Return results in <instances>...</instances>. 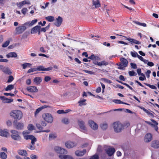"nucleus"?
<instances>
[{
    "mask_svg": "<svg viewBox=\"0 0 159 159\" xmlns=\"http://www.w3.org/2000/svg\"><path fill=\"white\" fill-rule=\"evenodd\" d=\"M9 115L11 118L16 120H21L23 117L22 111L17 109L11 110L9 113Z\"/></svg>",
    "mask_w": 159,
    "mask_h": 159,
    "instance_id": "obj_1",
    "label": "nucleus"
},
{
    "mask_svg": "<svg viewBox=\"0 0 159 159\" xmlns=\"http://www.w3.org/2000/svg\"><path fill=\"white\" fill-rule=\"evenodd\" d=\"M112 125L113 131L115 133H120L123 131L122 123L119 120L113 122Z\"/></svg>",
    "mask_w": 159,
    "mask_h": 159,
    "instance_id": "obj_2",
    "label": "nucleus"
},
{
    "mask_svg": "<svg viewBox=\"0 0 159 159\" xmlns=\"http://www.w3.org/2000/svg\"><path fill=\"white\" fill-rule=\"evenodd\" d=\"M11 133L10 136L11 138L14 140L20 141L21 139L20 133L15 129H11L10 130Z\"/></svg>",
    "mask_w": 159,
    "mask_h": 159,
    "instance_id": "obj_3",
    "label": "nucleus"
},
{
    "mask_svg": "<svg viewBox=\"0 0 159 159\" xmlns=\"http://www.w3.org/2000/svg\"><path fill=\"white\" fill-rule=\"evenodd\" d=\"M42 118L45 121L48 123H52L53 121V117L49 113L43 114Z\"/></svg>",
    "mask_w": 159,
    "mask_h": 159,
    "instance_id": "obj_4",
    "label": "nucleus"
},
{
    "mask_svg": "<svg viewBox=\"0 0 159 159\" xmlns=\"http://www.w3.org/2000/svg\"><path fill=\"white\" fill-rule=\"evenodd\" d=\"M88 124L90 128L94 131H97L98 129L99 126L98 124L93 120H89Z\"/></svg>",
    "mask_w": 159,
    "mask_h": 159,
    "instance_id": "obj_5",
    "label": "nucleus"
},
{
    "mask_svg": "<svg viewBox=\"0 0 159 159\" xmlns=\"http://www.w3.org/2000/svg\"><path fill=\"white\" fill-rule=\"evenodd\" d=\"M120 61L121 62L119 64L118 68L120 69L124 70L125 68L127 66L128 61L124 58H121Z\"/></svg>",
    "mask_w": 159,
    "mask_h": 159,
    "instance_id": "obj_6",
    "label": "nucleus"
},
{
    "mask_svg": "<svg viewBox=\"0 0 159 159\" xmlns=\"http://www.w3.org/2000/svg\"><path fill=\"white\" fill-rule=\"evenodd\" d=\"M13 125L15 129L18 130H23L24 127V124L21 121H15L13 122Z\"/></svg>",
    "mask_w": 159,
    "mask_h": 159,
    "instance_id": "obj_7",
    "label": "nucleus"
},
{
    "mask_svg": "<svg viewBox=\"0 0 159 159\" xmlns=\"http://www.w3.org/2000/svg\"><path fill=\"white\" fill-rule=\"evenodd\" d=\"M65 145L67 148L71 149L76 147L77 145V143L75 142L67 141L65 142Z\"/></svg>",
    "mask_w": 159,
    "mask_h": 159,
    "instance_id": "obj_8",
    "label": "nucleus"
},
{
    "mask_svg": "<svg viewBox=\"0 0 159 159\" xmlns=\"http://www.w3.org/2000/svg\"><path fill=\"white\" fill-rule=\"evenodd\" d=\"M9 135V133L7 129L0 128V136L7 138Z\"/></svg>",
    "mask_w": 159,
    "mask_h": 159,
    "instance_id": "obj_9",
    "label": "nucleus"
},
{
    "mask_svg": "<svg viewBox=\"0 0 159 159\" xmlns=\"http://www.w3.org/2000/svg\"><path fill=\"white\" fill-rule=\"evenodd\" d=\"M54 150L60 154H65L67 153V151L66 149L59 146L55 147Z\"/></svg>",
    "mask_w": 159,
    "mask_h": 159,
    "instance_id": "obj_10",
    "label": "nucleus"
},
{
    "mask_svg": "<svg viewBox=\"0 0 159 159\" xmlns=\"http://www.w3.org/2000/svg\"><path fill=\"white\" fill-rule=\"evenodd\" d=\"M26 27L24 25L18 26L16 28V31L17 34H19L22 33L26 29Z\"/></svg>",
    "mask_w": 159,
    "mask_h": 159,
    "instance_id": "obj_11",
    "label": "nucleus"
},
{
    "mask_svg": "<svg viewBox=\"0 0 159 159\" xmlns=\"http://www.w3.org/2000/svg\"><path fill=\"white\" fill-rule=\"evenodd\" d=\"M78 125L80 129L84 132H87V129L86 127L84 122L83 121H78Z\"/></svg>",
    "mask_w": 159,
    "mask_h": 159,
    "instance_id": "obj_12",
    "label": "nucleus"
},
{
    "mask_svg": "<svg viewBox=\"0 0 159 159\" xmlns=\"http://www.w3.org/2000/svg\"><path fill=\"white\" fill-rule=\"evenodd\" d=\"M87 152L86 149H83L82 150H78L75 152V155L77 157H82L85 155Z\"/></svg>",
    "mask_w": 159,
    "mask_h": 159,
    "instance_id": "obj_13",
    "label": "nucleus"
},
{
    "mask_svg": "<svg viewBox=\"0 0 159 159\" xmlns=\"http://www.w3.org/2000/svg\"><path fill=\"white\" fill-rule=\"evenodd\" d=\"M0 99L3 103H9L13 101V99L12 98H7L2 96H0Z\"/></svg>",
    "mask_w": 159,
    "mask_h": 159,
    "instance_id": "obj_14",
    "label": "nucleus"
},
{
    "mask_svg": "<svg viewBox=\"0 0 159 159\" xmlns=\"http://www.w3.org/2000/svg\"><path fill=\"white\" fill-rule=\"evenodd\" d=\"M106 153L109 156H112L115 152V149L111 147H110L105 150Z\"/></svg>",
    "mask_w": 159,
    "mask_h": 159,
    "instance_id": "obj_15",
    "label": "nucleus"
},
{
    "mask_svg": "<svg viewBox=\"0 0 159 159\" xmlns=\"http://www.w3.org/2000/svg\"><path fill=\"white\" fill-rule=\"evenodd\" d=\"M37 90H22V92L25 94L31 97L32 95L37 92Z\"/></svg>",
    "mask_w": 159,
    "mask_h": 159,
    "instance_id": "obj_16",
    "label": "nucleus"
},
{
    "mask_svg": "<svg viewBox=\"0 0 159 159\" xmlns=\"http://www.w3.org/2000/svg\"><path fill=\"white\" fill-rule=\"evenodd\" d=\"M52 67H49L47 68H45L44 67L42 66H38L36 68L37 70L43 71H48L52 70Z\"/></svg>",
    "mask_w": 159,
    "mask_h": 159,
    "instance_id": "obj_17",
    "label": "nucleus"
},
{
    "mask_svg": "<svg viewBox=\"0 0 159 159\" xmlns=\"http://www.w3.org/2000/svg\"><path fill=\"white\" fill-rule=\"evenodd\" d=\"M25 4L30 5V2L29 0H24L22 2H20L18 3H17L16 5L17 6L19 7H21L23 5Z\"/></svg>",
    "mask_w": 159,
    "mask_h": 159,
    "instance_id": "obj_18",
    "label": "nucleus"
},
{
    "mask_svg": "<svg viewBox=\"0 0 159 159\" xmlns=\"http://www.w3.org/2000/svg\"><path fill=\"white\" fill-rule=\"evenodd\" d=\"M59 157L60 159H74L73 156L69 155L60 154Z\"/></svg>",
    "mask_w": 159,
    "mask_h": 159,
    "instance_id": "obj_19",
    "label": "nucleus"
},
{
    "mask_svg": "<svg viewBox=\"0 0 159 159\" xmlns=\"http://www.w3.org/2000/svg\"><path fill=\"white\" fill-rule=\"evenodd\" d=\"M29 132L27 131H24L22 132V135L24 138L26 140L29 139L32 137L31 135L29 134Z\"/></svg>",
    "mask_w": 159,
    "mask_h": 159,
    "instance_id": "obj_20",
    "label": "nucleus"
},
{
    "mask_svg": "<svg viewBox=\"0 0 159 159\" xmlns=\"http://www.w3.org/2000/svg\"><path fill=\"white\" fill-rule=\"evenodd\" d=\"M152 135L150 133H148L146 134L144 137V141L146 143L150 142L152 140Z\"/></svg>",
    "mask_w": 159,
    "mask_h": 159,
    "instance_id": "obj_21",
    "label": "nucleus"
},
{
    "mask_svg": "<svg viewBox=\"0 0 159 159\" xmlns=\"http://www.w3.org/2000/svg\"><path fill=\"white\" fill-rule=\"evenodd\" d=\"M57 137V136L56 133L52 132L49 134L48 139L50 141H52L56 139Z\"/></svg>",
    "mask_w": 159,
    "mask_h": 159,
    "instance_id": "obj_22",
    "label": "nucleus"
},
{
    "mask_svg": "<svg viewBox=\"0 0 159 159\" xmlns=\"http://www.w3.org/2000/svg\"><path fill=\"white\" fill-rule=\"evenodd\" d=\"M62 22V18L60 16H59L56 19V22L55 25L57 27H59L61 24Z\"/></svg>",
    "mask_w": 159,
    "mask_h": 159,
    "instance_id": "obj_23",
    "label": "nucleus"
},
{
    "mask_svg": "<svg viewBox=\"0 0 159 159\" xmlns=\"http://www.w3.org/2000/svg\"><path fill=\"white\" fill-rule=\"evenodd\" d=\"M124 37L126 38V39L127 40L130 42L131 43H133L137 44H140V42L136 39H131L130 38H127L125 36H124Z\"/></svg>",
    "mask_w": 159,
    "mask_h": 159,
    "instance_id": "obj_24",
    "label": "nucleus"
},
{
    "mask_svg": "<svg viewBox=\"0 0 159 159\" xmlns=\"http://www.w3.org/2000/svg\"><path fill=\"white\" fill-rule=\"evenodd\" d=\"M151 121L152 122L151 126L156 131H157L158 123L153 119L151 120Z\"/></svg>",
    "mask_w": 159,
    "mask_h": 159,
    "instance_id": "obj_25",
    "label": "nucleus"
},
{
    "mask_svg": "<svg viewBox=\"0 0 159 159\" xmlns=\"http://www.w3.org/2000/svg\"><path fill=\"white\" fill-rule=\"evenodd\" d=\"M108 127V123L106 122L102 123L100 125V127L103 130H106Z\"/></svg>",
    "mask_w": 159,
    "mask_h": 159,
    "instance_id": "obj_26",
    "label": "nucleus"
},
{
    "mask_svg": "<svg viewBox=\"0 0 159 159\" xmlns=\"http://www.w3.org/2000/svg\"><path fill=\"white\" fill-rule=\"evenodd\" d=\"M40 28L41 27L38 25L34 26L31 30V34H34L37 33Z\"/></svg>",
    "mask_w": 159,
    "mask_h": 159,
    "instance_id": "obj_27",
    "label": "nucleus"
},
{
    "mask_svg": "<svg viewBox=\"0 0 159 159\" xmlns=\"http://www.w3.org/2000/svg\"><path fill=\"white\" fill-rule=\"evenodd\" d=\"M151 146L154 148H159V142L157 140H154L152 142Z\"/></svg>",
    "mask_w": 159,
    "mask_h": 159,
    "instance_id": "obj_28",
    "label": "nucleus"
},
{
    "mask_svg": "<svg viewBox=\"0 0 159 159\" xmlns=\"http://www.w3.org/2000/svg\"><path fill=\"white\" fill-rule=\"evenodd\" d=\"M122 125L124 130L125 129H127L130 126V122L128 121H125L123 123H122Z\"/></svg>",
    "mask_w": 159,
    "mask_h": 159,
    "instance_id": "obj_29",
    "label": "nucleus"
},
{
    "mask_svg": "<svg viewBox=\"0 0 159 159\" xmlns=\"http://www.w3.org/2000/svg\"><path fill=\"white\" fill-rule=\"evenodd\" d=\"M7 58H16L17 55L15 52H10L8 53L6 55Z\"/></svg>",
    "mask_w": 159,
    "mask_h": 159,
    "instance_id": "obj_30",
    "label": "nucleus"
},
{
    "mask_svg": "<svg viewBox=\"0 0 159 159\" xmlns=\"http://www.w3.org/2000/svg\"><path fill=\"white\" fill-rule=\"evenodd\" d=\"M92 3L93 5L94 6L95 8H98L101 6L99 1V0H92Z\"/></svg>",
    "mask_w": 159,
    "mask_h": 159,
    "instance_id": "obj_31",
    "label": "nucleus"
},
{
    "mask_svg": "<svg viewBox=\"0 0 159 159\" xmlns=\"http://www.w3.org/2000/svg\"><path fill=\"white\" fill-rule=\"evenodd\" d=\"M2 71L8 75H11L12 74V72L10 69L8 67H4Z\"/></svg>",
    "mask_w": 159,
    "mask_h": 159,
    "instance_id": "obj_32",
    "label": "nucleus"
},
{
    "mask_svg": "<svg viewBox=\"0 0 159 159\" xmlns=\"http://www.w3.org/2000/svg\"><path fill=\"white\" fill-rule=\"evenodd\" d=\"M61 122L63 124L67 125L70 123V120L68 118L64 117L61 119Z\"/></svg>",
    "mask_w": 159,
    "mask_h": 159,
    "instance_id": "obj_33",
    "label": "nucleus"
},
{
    "mask_svg": "<svg viewBox=\"0 0 159 159\" xmlns=\"http://www.w3.org/2000/svg\"><path fill=\"white\" fill-rule=\"evenodd\" d=\"M86 101V99H81L80 100L78 101V103L79 104V105L80 106H85L87 104Z\"/></svg>",
    "mask_w": 159,
    "mask_h": 159,
    "instance_id": "obj_34",
    "label": "nucleus"
},
{
    "mask_svg": "<svg viewBox=\"0 0 159 159\" xmlns=\"http://www.w3.org/2000/svg\"><path fill=\"white\" fill-rule=\"evenodd\" d=\"M7 156V154L4 152L0 151V158L1 159H6Z\"/></svg>",
    "mask_w": 159,
    "mask_h": 159,
    "instance_id": "obj_35",
    "label": "nucleus"
},
{
    "mask_svg": "<svg viewBox=\"0 0 159 159\" xmlns=\"http://www.w3.org/2000/svg\"><path fill=\"white\" fill-rule=\"evenodd\" d=\"M41 78L40 77H36L34 80V82L36 84H38L41 82L42 81Z\"/></svg>",
    "mask_w": 159,
    "mask_h": 159,
    "instance_id": "obj_36",
    "label": "nucleus"
},
{
    "mask_svg": "<svg viewBox=\"0 0 159 159\" xmlns=\"http://www.w3.org/2000/svg\"><path fill=\"white\" fill-rule=\"evenodd\" d=\"M18 152L19 155L22 156H26L27 154L26 151L24 150H19Z\"/></svg>",
    "mask_w": 159,
    "mask_h": 159,
    "instance_id": "obj_37",
    "label": "nucleus"
},
{
    "mask_svg": "<svg viewBox=\"0 0 159 159\" xmlns=\"http://www.w3.org/2000/svg\"><path fill=\"white\" fill-rule=\"evenodd\" d=\"M108 64V63L105 61H102L99 62H97V65L100 66H106Z\"/></svg>",
    "mask_w": 159,
    "mask_h": 159,
    "instance_id": "obj_38",
    "label": "nucleus"
},
{
    "mask_svg": "<svg viewBox=\"0 0 159 159\" xmlns=\"http://www.w3.org/2000/svg\"><path fill=\"white\" fill-rule=\"evenodd\" d=\"M21 66L23 69H25L27 67H30L31 66V64L30 63H25L21 65Z\"/></svg>",
    "mask_w": 159,
    "mask_h": 159,
    "instance_id": "obj_39",
    "label": "nucleus"
},
{
    "mask_svg": "<svg viewBox=\"0 0 159 159\" xmlns=\"http://www.w3.org/2000/svg\"><path fill=\"white\" fill-rule=\"evenodd\" d=\"M45 19L49 22H52L54 20V17L52 16H49L45 17Z\"/></svg>",
    "mask_w": 159,
    "mask_h": 159,
    "instance_id": "obj_40",
    "label": "nucleus"
},
{
    "mask_svg": "<svg viewBox=\"0 0 159 159\" xmlns=\"http://www.w3.org/2000/svg\"><path fill=\"white\" fill-rule=\"evenodd\" d=\"M113 102H114L116 103H117V104H126V105H129V104H128L123 102H122L120 100H117V99L114 100L113 101Z\"/></svg>",
    "mask_w": 159,
    "mask_h": 159,
    "instance_id": "obj_41",
    "label": "nucleus"
},
{
    "mask_svg": "<svg viewBox=\"0 0 159 159\" xmlns=\"http://www.w3.org/2000/svg\"><path fill=\"white\" fill-rule=\"evenodd\" d=\"M133 22L134 23H135L138 25H141V26H143V27H146L147 26L146 24H145V23H140L139 22L136 21H133Z\"/></svg>",
    "mask_w": 159,
    "mask_h": 159,
    "instance_id": "obj_42",
    "label": "nucleus"
},
{
    "mask_svg": "<svg viewBox=\"0 0 159 159\" xmlns=\"http://www.w3.org/2000/svg\"><path fill=\"white\" fill-rule=\"evenodd\" d=\"M29 139L31 140V143L32 145H34L35 142L36 141V138L33 135H32V137H31V138Z\"/></svg>",
    "mask_w": 159,
    "mask_h": 159,
    "instance_id": "obj_43",
    "label": "nucleus"
},
{
    "mask_svg": "<svg viewBox=\"0 0 159 159\" xmlns=\"http://www.w3.org/2000/svg\"><path fill=\"white\" fill-rule=\"evenodd\" d=\"M99 157L98 155L97 154H95L94 155L90 157L89 159H99Z\"/></svg>",
    "mask_w": 159,
    "mask_h": 159,
    "instance_id": "obj_44",
    "label": "nucleus"
},
{
    "mask_svg": "<svg viewBox=\"0 0 159 159\" xmlns=\"http://www.w3.org/2000/svg\"><path fill=\"white\" fill-rule=\"evenodd\" d=\"M27 128L29 130L31 131L34 129V127L32 124H30L28 125Z\"/></svg>",
    "mask_w": 159,
    "mask_h": 159,
    "instance_id": "obj_45",
    "label": "nucleus"
},
{
    "mask_svg": "<svg viewBox=\"0 0 159 159\" xmlns=\"http://www.w3.org/2000/svg\"><path fill=\"white\" fill-rule=\"evenodd\" d=\"M49 28V25H48V26H46V27L45 28H40L39 30L41 32H45L46 31L48 30Z\"/></svg>",
    "mask_w": 159,
    "mask_h": 159,
    "instance_id": "obj_46",
    "label": "nucleus"
},
{
    "mask_svg": "<svg viewBox=\"0 0 159 159\" xmlns=\"http://www.w3.org/2000/svg\"><path fill=\"white\" fill-rule=\"evenodd\" d=\"M14 79V77L12 75H10L9 76L8 79L7 81V83H10Z\"/></svg>",
    "mask_w": 159,
    "mask_h": 159,
    "instance_id": "obj_47",
    "label": "nucleus"
},
{
    "mask_svg": "<svg viewBox=\"0 0 159 159\" xmlns=\"http://www.w3.org/2000/svg\"><path fill=\"white\" fill-rule=\"evenodd\" d=\"M130 54L131 56L134 57H136L138 56V54L137 53L135 52H131Z\"/></svg>",
    "mask_w": 159,
    "mask_h": 159,
    "instance_id": "obj_48",
    "label": "nucleus"
},
{
    "mask_svg": "<svg viewBox=\"0 0 159 159\" xmlns=\"http://www.w3.org/2000/svg\"><path fill=\"white\" fill-rule=\"evenodd\" d=\"M102 146L100 145L98 146L97 150V152L99 153H100L102 152Z\"/></svg>",
    "mask_w": 159,
    "mask_h": 159,
    "instance_id": "obj_49",
    "label": "nucleus"
},
{
    "mask_svg": "<svg viewBox=\"0 0 159 159\" xmlns=\"http://www.w3.org/2000/svg\"><path fill=\"white\" fill-rule=\"evenodd\" d=\"M14 89V85L10 84L6 87L5 89Z\"/></svg>",
    "mask_w": 159,
    "mask_h": 159,
    "instance_id": "obj_50",
    "label": "nucleus"
},
{
    "mask_svg": "<svg viewBox=\"0 0 159 159\" xmlns=\"http://www.w3.org/2000/svg\"><path fill=\"white\" fill-rule=\"evenodd\" d=\"M89 145V143L87 142L84 143L81 145V147L82 148H86Z\"/></svg>",
    "mask_w": 159,
    "mask_h": 159,
    "instance_id": "obj_51",
    "label": "nucleus"
},
{
    "mask_svg": "<svg viewBox=\"0 0 159 159\" xmlns=\"http://www.w3.org/2000/svg\"><path fill=\"white\" fill-rule=\"evenodd\" d=\"M41 107L37 109L34 113L35 116H37V115L42 110Z\"/></svg>",
    "mask_w": 159,
    "mask_h": 159,
    "instance_id": "obj_52",
    "label": "nucleus"
},
{
    "mask_svg": "<svg viewBox=\"0 0 159 159\" xmlns=\"http://www.w3.org/2000/svg\"><path fill=\"white\" fill-rule=\"evenodd\" d=\"M37 71L36 68H31L29 69L27 73H30L31 72L35 71Z\"/></svg>",
    "mask_w": 159,
    "mask_h": 159,
    "instance_id": "obj_53",
    "label": "nucleus"
},
{
    "mask_svg": "<svg viewBox=\"0 0 159 159\" xmlns=\"http://www.w3.org/2000/svg\"><path fill=\"white\" fill-rule=\"evenodd\" d=\"M6 124L8 126L11 127L12 125V121L10 120H8L6 122Z\"/></svg>",
    "mask_w": 159,
    "mask_h": 159,
    "instance_id": "obj_54",
    "label": "nucleus"
},
{
    "mask_svg": "<svg viewBox=\"0 0 159 159\" xmlns=\"http://www.w3.org/2000/svg\"><path fill=\"white\" fill-rule=\"evenodd\" d=\"M10 42L9 41H6L2 45L3 47L5 48L7 47L9 44Z\"/></svg>",
    "mask_w": 159,
    "mask_h": 159,
    "instance_id": "obj_55",
    "label": "nucleus"
},
{
    "mask_svg": "<svg viewBox=\"0 0 159 159\" xmlns=\"http://www.w3.org/2000/svg\"><path fill=\"white\" fill-rule=\"evenodd\" d=\"M88 94H89V95H93V96H94V95H93L90 92H89L87 93H85V92H84V93L82 94V96L83 97H84V96L87 97Z\"/></svg>",
    "mask_w": 159,
    "mask_h": 159,
    "instance_id": "obj_56",
    "label": "nucleus"
},
{
    "mask_svg": "<svg viewBox=\"0 0 159 159\" xmlns=\"http://www.w3.org/2000/svg\"><path fill=\"white\" fill-rule=\"evenodd\" d=\"M102 80L104 82L107 83H111V80L105 78H102Z\"/></svg>",
    "mask_w": 159,
    "mask_h": 159,
    "instance_id": "obj_57",
    "label": "nucleus"
},
{
    "mask_svg": "<svg viewBox=\"0 0 159 159\" xmlns=\"http://www.w3.org/2000/svg\"><path fill=\"white\" fill-rule=\"evenodd\" d=\"M129 74L130 76H133L137 75L136 73L134 71H129Z\"/></svg>",
    "mask_w": 159,
    "mask_h": 159,
    "instance_id": "obj_58",
    "label": "nucleus"
},
{
    "mask_svg": "<svg viewBox=\"0 0 159 159\" xmlns=\"http://www.w3.org/2000/svg\"><path fill=\"white\" fill-rule=\"evenodd\" d=\"M95 97L97 98V101L98 102H101V101L103 99V98L100 96L97 95Z\"/></svg>",
    "mask_w": 159,
    "mask_h": 159,
    "instance_id": "obj_59",
    "label": "nucleus"
},
{
    "mask_svg": "<svg viewBox=\"0 0 159 159\" xmlns=\"http://www.w3.org/2000/svg\"><path fill=\"white\" fill-rule=\"evenodd\" d=\"M37 21V19H35L32 20L30 22V26H32L34 25L35 24Z\"/></svg>",
    "mask_w": 159,
    "mask_h": 159,
    "instance_id": "obj_60",
    "label": "nucleus"
},
{
    "mask_svg": "<svg viewBox=\"0 0 159 159\" xmlns=\"http://www.w3.org/2000/svg\"><path fill=\"white\" fill-rule=\"evenodd\" d=\"M1 152H7V148L4 147H2L1 148Z\"/></svg>",
    "mask_w": 159,
    "mask_h": 159,
    "instance_id": "obj_61",
    "label": "nucleus"
},
{
    "mask_svg": "<svg viewBox=\"0 0 159 159\" xmlns=\"http://www.w3.org/2000/svg\"><path fill=\"white\" fill-rule=\"evenodd\" d=\"M130 65L132 68H133L134 69H136L137 68V65L135 63H131Z\"/></svg>",
    "mask_w": 159,
    "mask_h": 159,
    "instance_id": "obj_62",
    "label": "nucleus"
},
{
    "mask_svg": "<svg viewBox=\"0 0 159 159\" xmlns=\"http://www.w3.org/2000/svg\"><path fill=\"white\" fill-rule=\"evenodd\" d=\"M42 109L46 108H52V107L49 105H44L43 106L41 107Z\"/></svg>",
    "mask_w": 159,
    "mask_h": 159,
    "instance_id": "obj_63",
    "label": "nucleus"
},
{
    "mask_svg": "<svg viewBox=\"0 0 159 159\" xmlns=\"http://www.w3.org/2000/svg\"><path fill=\"white\" fill-rule=\"evenodd\" d=\"M27 11V9L26 8H24L22 9L21 10L22 13L24 15L25 14Z\"/></svg>",
    "mask_w": 159,
    "mask_h": 159,
    "instance_id": "obj_64",
    "label": "nucleus"
}]
</instances>
